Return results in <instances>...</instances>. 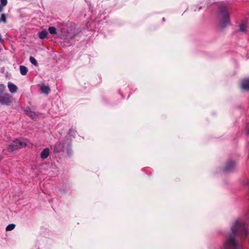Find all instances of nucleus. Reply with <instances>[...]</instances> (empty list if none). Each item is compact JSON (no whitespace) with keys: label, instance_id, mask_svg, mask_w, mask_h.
<instances>
[{"label":"nucleus","instance_id":"nucleus-3","mask_svg":"<svg viewBox=\"0 0 249 249\" xmlns=\"http://www.w3.org/2000/svg\"><path fill=\"white\" fill-rule=\"evenodd\" d=\"M219 15L220 19V26L222 28L225 27L230 23L229 14L227 11V7L225 4L220 6Z\"/></svg>","mask_w":249,"mask_h":249},{"label":"nucleus","instance_id":"nucleus-6","mask_svg":"<svg viewBox=\"0 0 249 249\" xmlns=\"http://www.w3.org/2000/svg\"><path fill=\"white\" fill-rule=\"evenodd\" d=\"M248 28V23L246 21H243L239 25V30L241 32H245Z\"/></svg>","mask_w":249,"mask_h":249},{"label":"nucleus","instance_id":"nucleus-16","mask_svg":"<svg viewBox=\"0 0 249 249\" xmlns=\"http://www.w3.org/2000/svg\"><path fill=\"white\" fill-rule=\"evenodd\" d=\"M16 225L14 224L8 225L6 228V231H11L15 228Z\"/></svg>","mask_w":249,"mask_h":249},{"label":"nucleus","instance_id":"nucleus-5","mask_svg":"<svg viewBox=\"0 0 249 249\" xmlns=\"http://www.w3.org/2000/svg\"><path fill=\"white\" fill-rule=\"evenodd\" d=\"M241 88L245 90H249V79H245L242 81Z\"/></svg>","mask_w":249,"mask_h":249},{"label":"nucleus","instance_id":"nucleus-11","mask_svg":"<svg viewBox=\"0 0 249 249\" xmlns=\"http://www.w3.org/2000/svg\"><path fill=\"white\" fill-rule=\"evenodd\" d=\"M19 70L20 73L22 75H26L28 71L27 68L25 66L22 65L19 66Z\"/></svg>","mask_w":249,"mask_h":249},{"label":"nucleus","instance_id":"nucleus-10","mask_svg":"<svg viewBox=\"0 0 249 249\" xmlns=\"http://www.w3.org/2000/svg\"><path fill=\"white\" fill-rule=\"evenodd\" d=\"M25 112L27 115L32 118L33 119H35L36 118V115L35 112L28 109L25 110Z\"/></svg>","mask_w":249,"mask_h":249},{"label":"nucleus","instance_id":"nucleus-9","mask_svg":"<svg viewBox=\"0 0 249 249\" xmlns=\"http://www.w3.org/2000/svg\"><path fill=\"white\" fill-rule=\"evenodd\" d=\"M235 165V163L232 161L228 162L225 168V171H231V169H232L233 168Z\"/></svg>","mask_w":249,"mask_h":249},{"label":"nucleus","instance_id":"nucleus-2","mask_svg":"<svg viewBox=\"0 0 249 249\" xmlns=\"http://www.w3.org/2000/svg\"><path fill=\"white\" fill-rule=\"evenodd\" d=\"M27 139L20 138L16 139L12 141L7 146V151L11 152L15 150L25 147L27 145Z\"/></svg>","mask_w":249,"mask_h":249},{"label":"nucleus","instance_id":"nucleus-13","mask_svg":"<svg viewBox=\"0 0 249 249\" xmlns=\"http://www.w3.org/2000/svg\"><path fill=\"white\" fill-rule=\"evenodd\" d=\"M48 32L44 30L38 33V36L40 39H44L45 38H46Z\"/></svg>","mask_w":249,"mask_h":249},{"label":"nucleus","instance_id":"nucleus-18","mask_svg":"<svg viewBox=\"0 0 249 249\" xmlns=\"http://www.w3.org/2000/svg\"><path fill=\"white\" fill-rule=\"evenodd\" d=\"M0 4L3 6H6L7 4V0H0Z\"/></svg>","mask_w":249,"mask_h":249},{"label":"nucleus","instance_id":"nucleus-1","mask_svg":"<svg viewBox=\"0 0 249 249\" xmlns=\"http://www.w3.org/2000/svg\"><path fill=\"white\" fill-rule=\"evenodd\" d=\"M232 233L226 240L223 249H242V247L236 243L234 240V236L237 234H244L247 235L248 233L245 225L243 221L238 219L235 221L231 227Z\"/></svg>","mask_w":249,"mask_h":249},{"label":"nucleus","instance_id":"nucleus-17","mask_svg":"<svg viewBox=\"0 0 249 249\" xmlns=\"http://www.w3.org/2000/svg\"><path fill=\"white\" fill-rule=\"evenodd\" d=\"M5 89V86L3 84H0V94H3Z\"/></svg>","mask_w":249,"mask_h":249},{"label":"nucleus","instance_id":"nucleus-12","mask_svg":"<svg viewBox=\"0 0 249 249\" xmlns=\"http://www.w3.org/2000/svg\"><path fill=\"white\" fill-rule=\"evenodd\" d=\"M41 90L42 92L48 94L50 91V89L49 86L42 85L41 87Z\"/></svg>","mask_w":249,"mask_h":249},{"label":"nucleus","instance_id":"nucleus-25","mask_svg":"<svg viewBox=\"0 0 249 249\" xmlns=\"http://www.w3.org/2000/svg\"><path fill=\"white\" fill-rule=\"evenodd\" d=\"M1 21V19H0V22Z\"/></svg>","mask_w":249,"mask_h":249},{"label":"nucleus","instance_id":"nucleus-23","mask_svg":"<svg viewBox=\"0 0 249 249\" xmlns=\"http://www.w3.org/2000/svg\"><path fill=\"white\" fill-rule=\"evenodd\" d=\"M247 134H248V135H249V131H248V132H247Z\"/></svg>","mask_w":249,"mask_h":249},{"label":"nucleus","instance_id":"nucleus-20","mask_svg":"<svg viewBox=\"0 0 249 249\" xmlns=\"http://www.w3.org/2000/svg\"><path fill=\"white\" fill-rule=\"evenodd\" d=\"M54 148V150L56 151V152H58L60 151V150L57 149L56 146H55Z\"/></svg>","mask_w":249,"mask_h":249},{"label":"nucleus","instance_id":"nucleus-7","mask_svg":"<svg viewBox=\"0 0 249 249\" xmlns=\"http://www.w3.org/2000/svg\"><path fill=\"white\" fill-rule=\"evenodd\" d=\"M8 88L11 93H15L17 91V87L11 82L8 83Z\"/></svg>","mask_w":249,"mask_h":249},{"label":"nucleus","instance_id":"nucleus-15","mask_svg":"<svg viewBox=\"0 0 249 249\" xmlns=\"http://www.w3.org/2000/svg\"><path fill=\"white\" fill-rule=\"evenodd\" d=\"M30 61L32 64H34L35 66L37 65V62L36 60V59L34 57H33V56L30 57Z\"/></svg>","mask_w":249,"mask_h":249},{"label":"nucleus","instance_id":"nucleus-24","mask_svg":"<svg viewBox=\"0 0 249 249\" xmlns=\"http://www.w3.org/2000/svg\"><path fill=\"white\" fill-rule=\"evenodd\" d=\"M248 184L249 185V181L248 182Z\"/></svg>","mask_w":249,"mask_h":249},{"label":"nucleus","instance_id":"nucleus-19","mask_svg":"<svg viewBox=\"0 0 249 249\" xmlns=\"http://www.w3.org/2000/svg\"><path fill=\"white\" fill-rule=\"evenodd\" d=\"M0 19H1V21H2L4 23H5L6 22V17L5 16V15H4V14L1 15V17Z\"/></svg>","mask_w":249,"mask_h":249},{"label":"nucleus","instance_id":"nucleus-14","mask_svg":"<svg viewBox=\"0 0 249 249\" xmlns=\"http://www.w3.org/2000/svg\"><path fill=\"white\" fill-rule=\"evenodd\" d=\"M48 31L49 33L52 35H55L56 34V28L54 27H49Z\"/></svg>","mask_w":249,"mask_h":249},{"label":"nucleus","instance_id":"nucleus-21","mask_svg":"<svg viewBox=\"0 0 249 249\" xmlns=\"http://www.w3.org/2000/svg\"><path fill=\"white\" fill-rule=\"evenodd\" d=\"M3 7V6L0 4V12L2 11Z\"/></svg>","mask_w":249,"mask_h":249},{"label":"nucleus","instance_id":"nucleus-8","mask_svg":"<svg viewBox=\"0 0 249 249\" xmlns=\"http://www.w3.org/2000/svg\"><path fill=\"white\" fill-rule=\"evenodd\" d=\"M49 149L48 148L44 149L40 154V157L42 159H46L49 156Z\"/></svg>","mask_w":249,"mask_h":249},{"label":"nucleus","instance_id":"nucleus-4","mask_svg":"<svg viewBox=\"0 0 249 249\" xmlns=\"http://www.w3.org/2000/svg\"><path fill=\"white\" fill-rule=\"evenodd\" d=\"M13 99L9 93H4L0 94V103L2 105H9L13 102Z\"/></svg>","mask_w":249,"mask_h":249},{"label":"nucleus","instance_id":"nucleus-22","mask_svg":"<svg viewBox=\"0 0 249 249\" xmlns=\"http://www.w3.org/2000/svg\"><path fill=\"white\" fill-rule=\"evenodd\" d=\"M2 41H3V39L1 37V35L0 34V42H2Z\"/></svg>","mask_w":249,"mask_h":249}]
</instances>
